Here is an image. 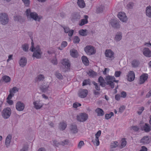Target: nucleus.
I'll list each match as a JSON object with an SVG mask.
<instances>
[{"label": "nucleus", "instance_id": "1", "mask_svg": "<svg viewBox=\"0 0 151 151\" xmlns=\"http://www.w3.org/2000/svg\"><path fill=\"white\" fill-rule=\"evenodd\" d=\"M30 50L32 52H34L33 56L37 58H40L42 54V52L38 46L34 47V44L32 41L31 42V46Z\"/></svg>", "mask_w": 151, "mask_h": 151}, {"label": "nucleus", "instance_id": "2", "mask_svg": "<svg viewBox=\"0 0 151 151\" xmlns=\"http://www.w3.org/2000/svg\"><path fill=\"white\" fill-rule=\"evenodd\" d=\"M25 13L28 18H32L35 21H39L42 18L41 16L38 15L36 13L32 12L30 9H27Z\"/></svg>", "mask_w": 151, "mask_h": 151}, {"label": "nucleus", "instance_id": "3", "mask_svg": "<svg viewBox=\"0 0 151 151\" xmlns=\"http://www.w3.org/2000/svg\"><path fill=\"white\" fill-rule=\"evenodd\" d=\"M105 81L106 84L109 85L112 88H114V82L117 83L119 81L118 80H115V78L114 76H110L109 75L106 77Z\"/></svg>", "mask_w": 151, "mask_h": 151}, {"label": "nucleus", "instance_id": "4", "mask_svg": "<svg viewBox=\"0 0 151 151\" xmlns=\"http://www.w3.org/2000/svg\"><path fill=\"white\" fill-rule=\"evenodd\" d=\"M84 50L86 53L88 55H90L94 54L96 52V48L91 45H88L85 47Z\"/></svg>", "mask_w": 151, "mask_h": 151}, {"label": "nucleus", "instance_id": "5", "mask_svg": "<svg viewBox=\"0 0 151 151\" xmlns=\"http://www.w3.org/2000/svg\"><path fill=\"white\" fill-rule=\"evenodd\" d=\"M88 116L86 113H81L77 115L76 119L79 122H84L88 119Z\"/></svg>", "mask_w": 151, "mask_h": 151}, {"label": "nucleus", "instance_id": "6", "mask_svg": "<svg viewBox=\"0 0 151 151\" xmlns=\"http://www.w3.org/2000/svg\"><path fill=\"white\" fill-rule=\"evenodd\" d=\"M101 133V130H99L96 133L94 136L92 138V141L94 145L98 146L99 145L100 142L99 138L100 136Z\"/></svg>", "mask_w": 151, "mask_h": 151}, {"label": "nucleus", "instance_id": "7", "mask_svg": "<svg viewBox=\"0 0 151 151\" xmlns=\"http://www.w3.org/2000/svg\"><path fill=\"white\" fill-rule=\"evenodd\" d=\"M49 83L48 82H45L41 85L40 88L41 91L46 93H49L51 91V89L49 87Z\"/></svg>", "mask_w": 151, "mask_h": 151}, {"label": "nucleus", "instance_id": "8", "mask_svg": "<svg viewBox=\"0 0 151 151\" xmlns=\"http://www.w3.org/2000/svg\"><path fill=\"white\" fill-rule=\"evenodd\" d=\"M9 22L8 15L5 13H0V22L3 25L7 24Z\"/></svg>", "mask_w": 151, "mask_h": 151}, {"label": "nucleus", "instance_id": "9", "mask_svg": "<svg viewBox=\"0 0 151 151\" xmlns=\"http://www.w3.org/2000/svg\"><path fill=\"white\" fill-rule=\"evenodd\" d=\"M11 111V110L10 108H6L3 110L2 112V116L4 119H8L10 116Z\"/></svg>", "mask_w": 151, "mask_h": 151}, {"label": "nucleus", "instance_id": "10", "mask_svg": "<svg viewBox=\"0 0 151 151\" xmlns=\"http://www.w3.org/2000/svg\"><path fill=\"white\" fill-rule=\"evenodd\" d=\"M117 16L121 22L125 23L127 22L128 18L126 14L124 12H119Z\"/></svg>", "mask_w": 151, "mask_h": 151}, {"label": "nucleus", "instance_id": "11", "mask_svg": "<svg viewBox=\"0 0 151 151\" xmlns=\"http://www.w3.org/2000/svg\"><path fill=\"white\" fill-rule=\"evenodd\" d=\"M33 107L37 110H39L42 108L44 105V103L41 101L38 100H34L33 102Z\"/></svg>", "mask_w": 151, "mask_h": 151}, {"label": "nucleus", "instance_id": "12", "mask_svg": "<svg viewBox=\"0 0 151 151\" xmlns=\"http://www.w3.org/2000/svg\"><path fill=\"white\" fill-rule=\"evenodd\" d=\"M25 107V104L22 101H18L16 104V109L18 111H23Z\"/></svg>", "mask_w": 151, "mask_h": 151}, {"label": "nucleus", "instance_id": "13", "mask_svg": "<svg viewBox=\"0 0 151 151\" xmlns=\"http://www.w3.org/2000/svg\"><path fill=\"white\" fill-rule=\"evenodd\" d=\"M105 56L110 60H113L114 58V53L110 49L106 50L105 52Z\"/></svg>", "mask_w": 151, "mask_h": 151}, {"label": "nucleus", "instance_id": "14", "mask_svg": "<svg viewBox=\"0 0 151 151\" xmlns=\"http://www.w3.org/2000/svg\"><path fill=\"white\" fill-rule=\"evenodd\" d=\"M61 63L65 68L64 71H67L70 69V65L69 61L68 59H65L62 60L61 61Z\"/></svg>", "mask_w": 151, "mask_h": 151}, {"label": "nucleus", "instance_id": "15", "mask_svg": "<svg viewBox=\"0 0 151 151\" xmlns=\"http://www.w3.org/2000/svg\"><path fill=\"white\" fill-rule=\"evenodd\" d=\"M140 125V129L142 130H144L145 132H149L151 130V128L149 125L147 123L143 124L142 125Z\"/></svg>", "mask_w": 151, "mask_h": 151}, {"label": "nucleus", "instance_id": "16", "mask_svg": "<svg viewBox=\"0 0 151 151\" xmlns=\"http://www.w3.org/2000/svg\"><path fill=\"white\" fill-rule=\"evenodd\" d=\"M110 24L115 28H119L120 27L119 22L116 19H112L110 22Z\"/></svg>", "mask_w": 151, "mask_h": 151}, {"label": "nucleus", "instance_id": "17", "mask_svg": "<svg viewBox=\"0 0 151 151\" xmlns=\"http://www.w3.org/2000/svg\"><path fill=\"white\" fill-rule=\"evenodd\" d=\"M128 80L129 81H133L135 78L134 73L133 71H130L127 75Z\"/></svg>", "mask_w": 151, "mask_h": 151}, {"label": "nucleus", "instance_id": "18", "mask_svg": "<svg viewBox=\"0 0 151 151\" xmlns=\"http://www.w3.org/2000/svg\"><path fill=\"white\" fill-rule=\"evenodd\" d=\"M88 94V91L86 89H81L80 90L78 93L79 97L82 98L85 97Z\"/></svg>", "mask_w": 151, "mask_h": 151}, {"label": "nucleus", "instance_id": "19", "mask_svg": "<svg viewBox=\"0 0 151 151\" xmlns=\"http://www.w3.org/2000/svg\"><path fill=\"white\" fill-rule=\"evenodd\" d=\"M122 37V32H117L115 34L114 38V40L116 42L120 41Z\"/></svg>", "mask_w": 151, "mask_h": 151}, {"label": "nucleus", "instance_id": "20", "mask_svg": "<svg viewBox=\"0 0 151 151\" xmlns=\"http://www.w3.org/2000/svg\"><path fill=\"white\" fill-rule=\"evenodd\" d=\"M19 63L20 66L23 67L25 66L27 63V59L24 57H22L19 61Z\"/></svg>", "mask_w": 151, "mask_h": 151}, {"label": "nucleus", "instance_id": "21", "mask_svg": "<svg viewBox=\"0 0 151 151\" xmlns=\"http://www.w3.org/2000/svg\"><path fill=\"white\" fill-rule=\"evenodd\" d=\"M84 19H81L79 22V25L80 26H82L87 24L88 22V16L87 15H84Z\"/></svg>", "mask_w": 151, "mask_h": 151}, {"label": "nucleus", "instance_id": "22", "mask_svg": "<svg viewBox=\"0 0 151 151\" xmlns=\"http://www.w3.org/2000/svg\"><path fill=\"white\" fill-rule=\"evenodd\" d=\"M144 55L147 57H151V51L148 48H145L142 50Z\"/></svg>", "mask_w": 151, "mask_h": 151}, {"label": "nucleus", "instance_id": "23", "mask_svg": "<svg viewBox=\"0 0 151 151\" xmlns=\"http://www.w3.org/2000/svg\"><path fill=\"white\" fill-rule=\"evenodd\" d=\"M148 77L147 74H143L140 77L139 83L140 84L143 83L147 80Z\"/></svg>", "mask_w": 151, "mask_h": 151}, {"label": "nucleus", "instance_id": "24", "mask_svg": "<svg viewBox=\"0 0 151 151\" xmlns=\"http://www.w3.org/2000/svg\"><path fill=\"white\" fill-rule=\"evenodd\" d=\"M151 140V138L147 136L143 137L141 140V142L144 144L149 143Z\"/></svg>", "mask_w": 151, "mask_h": 151}, {"label": "nucleus", "instance_id": "25", "mask_svg": "<svg viewBox=\"0 0 151 151\" xmlns=\"http://www.w3.org/2000/svg\"><path fill=\"white\" fill-rule=\"evenodd\" d=\"M70 55L73 58H77L78 55L77 51L74 49H72L70 50Z\"/></svg>", "mask_w": 151, "mask_h": 151}, {"label": "nucleus", "instance_id": "26", "mask_svg": "<svg viewBox=\"0 0 151 151\" xmlns=\"http://www.w3.org/2000/svg\"><path fill=\"white\" fill-rule=\"evenodd\" d=\"M12 138V136L10 134H9L6 137L5 140V145L6 147H8L9 146Z\"/></svg>", "mask_w": 151, "mask_h": 151}, {"label": "nucleus", "instance_id": "27", "mask_svg": "<svg viewBox=\"0 0 151 151\" xmlns=\"http://www.w3.org/2000/svg\"><path fill=\"white\" fill-rule=\"evenodd\" d=\"M95 112L97 114L98 116H103L104 114L103 110L100 108H98L95 110Z\"/></svg>", "mask_w": 151, "mask_h": 151}, {"label": "nucleus", "instance_id": "28", "mask_svg": "<svg viewBox=\"0 0 151 151\" xmlns=\"http://www.w3.org/2000/svg\"><path fill=\"white\" fill-rule=\"evenodd\" d=\"M78 33L81 36H86L88 35V32L86 29H81L79 30Z\"/></svg>", "mask_w": 151, "mask_h": 151}, {"label": "nucleus", "instance_id": "29", "mask_svg": "<svg viewBox=\"0 0 151 151\" xmlns=\"http://www.w3.org/2000/svg\"><path fill=\"white\" fill-rule=\"evenodd\" d=\"M146 14L149 17H151V6H149L146 8Z\"/></svg>", "mask_w": 151, "mask_h": 151}, {"label": "nucleus", "instance_id": "30", "mask_svg": "<svg viewBox=\"0 0 151 151\" xmlns=\"http://www.w3.org/2000/svg\"><path fill=\"white\" fill-rule=\"evenodd\" d=\"M19 90V88H18L15 86L10 89L9 91V93L14 95L15 93L18 92Z\"/></svg>", "mask_w": 151, "mask_h": 151}, {"label": "nucleus", "instance_id": "31", "mask_svg": "<svg viewBox=\"0 0 151 151\" xmlns=\"http://www.w3.org/2000/svg\"><path fill=\"white\" fill-rule=\"evenodd\" d=\"M77 4L81 8H83L85 7V4L83 0H78Z\"/></svg>", "mask_w": 151, "mask_h": 151}, {"label": "nucleus", "instance_id": "32", "mask_svg": "<svg viewBox=\"0 0 151 151\" xmlns=\"http://www.w3.org/2000/svg\"><path fill=\"white\" fill-rule=\"evenodd\" d=\"M82 60L83 63L85 65H88L89 62L86 57L85 56H82Z\"/></svg>", "mask_w": 151, "mask_h": 151}, {"label": "nucleus", "instance_id": "33", "mask_svg": "<svg viewBox=\"0 0 151 151\" xmlns=\"http://www.w3.org/2000/svg\"><path fill=\"white\" fill-rule=\"evenodd\" d=\"M2 79L4 82L6 83L9 82L11 81V78L7 76H4L2 78Z\"/></svg>", "mask_w": 151, "mask_h": 151}, {"label": "nucleus", "instance_id": "34", "mask_svg": "<svg viewBox=\"0 0 151 151\" xmlns=\"http://www.w3.org/2000/svg\"><path fill=\"white\" fill-rule=\"evenodd\" d=\"M99 81L100 83V85L102 86H105L106 82H105L104 80L102 77H100L99 78Z\"/></svg>", "mask_w": 151, "mask_h": 151}, {"label": "nucleus", "instance_id": "35", "mask_svg": "<svg viewBox=\"0 0 151 151\" xmlns=\"http://www.w3.org/2000/svg\"><path fill=\"white\" fill-rule=\"evenodd\" d=\"M68 45V43L65 41H63L62 42L61 47H58V49L60 50H62L64 48L66 47Z\"/></svg>", "mask_w": 151, "mask_h": 151}, {"label": "nucleus", "instance_id": "36", "mask_svg": "<svg viewBox=\"0 0 151 151\" xmlns=\"http://www.w3.org/2000/svg\"><path fill=\"white\" fill-rule=\"evenodd\" d=\"M70 129L71 132L73 133H76L78 132V129L76 126L75 125H72L71 126Z\"/></svg>", "mask_w": 151, "mask_h": 151}, {"label": "nucleus", "instance_id": "37", "mask_svg": "<svg viewBox=\"0 0 151 151\" xmlns=\"http://www.w3.org/2000/svg\"><path fill=\"white\" fill-rule=\"evenodd\" d=\"M44 78V77L42 75H39L37 76L35 78L36 81L39 82L43 80Z\"/></svg>", "mask_w": 151, "mask_h": 151}, {"label": "nucleus", "instance_id": "38", "mask_svg": "<svg viewBox=\"0 0 151 151\" xmlns=\"http://www.w3.org/2000/svg\"><path fill=\"white\" fill-rule=\"evenodd\" d=\"M66 124L65 122L60 123L59 125V127L60 129L63 130L65 129L66 127Z\"/></svg>", "mask_w": 151, "mask_h": 151}, {"label": "nucleus", "instance_id": "39", "mask_svg": "<svg viewBox=\"0 0 151 151\" xmlns=\"http://www.w3.org/2000/svg\"><path fill=\"white\" fill-rule=\"evenodd\" d=\"M88 75L91 77H94L97 75V73L94 71L90 70L88 73Z\"/></svg>", "mask_w": 151, "mask_h": 151}, {"label": "nucleus", "instance_id": "40", "mask_svg": "<svg viewBox=\"0 0 151 151\" xmlns=\"http://www.w3.org/2000/svg\"><path fill=\"white\" fill-rule=\"evenodd\" d=\"M114 114L113 112H111L109 114H106L105 115V118L106 119H108L110 118L112 116H113Z\"/></svg>", "mask_w": 151, "mask_h": 151}, {"label": "nucleus", "instance_id": "41", "mask_svg": "<svg viewBox=\"0 0 151 151\" xmlns=\"http://www.w3.org/2000/svg\"><path fill=\"white\" fill-rule=\"evenodd\" d=\"M105 9V7L104 6H101L97 8L96 12L97 13L102 12Z\"/></svg>", "mask_w": 151, "mask_h": 151}, {"label": "nucleus", "instance_id": "42", "mask_svg": "<svg viewBox=\"0 0 151 151\" xmlns=\"http://www.w3.org/2000/svg\"><path fill=\"white\" fill-rule=\"evenodd\" d=\"M80 41L79 38L77 36H74L73 39V41L75 43H78Z\"/></svg>", "mask_w": 151, "mask_h": 151}, {"label": "nucleus", "instance_id": "43", "mask_svg": "<svg viewBox=\"0 0 151 151\" xmlns=\"http://www.w3.org/2000/svg\"><path fill=\"white\" fill-rule=\"evenodd\" d=\"M132 64L133 67H136L138 66L139 64V63L137 60H134L132 61Z\"/></svg>", "mask_w": 151, "mask_h": 151}, {"label": "nucleus", "instance_id": "44", "mask_svg": "<svg viewBox=\"0 0 151 151\" xmlns=\"http://www.w3.org/2000/svg\"><path fill=\"white\" fill-rule=\"evenodd\" d=\"M119 143L117 141H114L111 142V146L112 148L116 147L118 146Z\"/></svg>", "mask_w": 151, "mask_h": 151}, {"label": "nucleus", "instance_id": "45", "mask_svg": "<svg viewBox=\"0 0 151 151\" xmlns=\"http://www.w3.org/2000/svg\"><path fill=\"white\" fill-rule=\"evenodd\" d=\"M127 142L125 139H122V140L121 147L122 148L124 147L126 145Z\"/></svg>", "mask_w": 151, "mask_h": 151}, {"label": "nucleus", "instance_id": "46", "mask_svg": "<svg viewBox=\"0 0 151 151\" xmlns=\"http://www.w3.org/2000/svg\"><path fill=\"white\" fill-rule=\"evenodd\" d=\"M22 48L23 50L25 51H27L29 49L28 45L27 44H24L22 45Z\"/></svg>", "mask_w": 151, "mask_h": 151}, {"label": "nucleus", "instance_id": "47", "mask_svg": "<svg viewBox=\"0 0 151 151\" xmlns=\"http://www.w3.org/2000/svg\"><path fill=\"white\" fill-rule=\"evenodd\" d=\"M125 109V107L124 106H122L120 107L119 109V112L122 113Z\"/></svg>", "mask_w": 151, "mask_h": 151}, {"label": "nucleus", "instance_id": "48", "mask_svg": "<svg viewBox=\"0 0 151 151\" xmlns=\"http://www.w3.org/2000/svg\"><path fill=\"white\" fill-rule=\"evenodd\" d=\"M26 6H28L30 3L29 0H22Z\"/></svg>", "mask_w": 151, "mask_h": 151}, {"label": "nucleus", "instance_id": "49", "mask_svg": "<svg viewBox=\"0 0 151 151\" xmlns=\"http://www.w3.org/2000/svg\"><path fill=\"white\" fill-rule=\"evenodd\" d=\"M56 52L55 50L54 49H50L48 51V53L50 55L53 54L55 56V53Z\"/></svg>", "mask_w": 151, "mask_h": 151}, {"label": "nucleus", "instance_id": "50", "mask_svg": "<svg viewBox=\"0 0 151 151\" xmlns=\"http://www.w3.org/2000/svg\"><path fill=\"white\" fill-rule=\"evenodd\" d=\"M144 110V108L143 107H140L139 108V110L137 111L138 114H141Z\"/></svg>", "mask_w": 151, "mask_h": 151}, {"label": "nucleus", "instance_id": "51", "mask_svg": "<svg viewBox=\"0 0 151 151\" xmlns=\"http://www.w3.org/2000/svg\"><path fill=\"white\" fill-rule=\"evenodd\" d=\"M84 145V143L83 142V141H81L78 143V148L79 149H81Z\"/></svg>", "mask_w": 151, "mask_h": 151}, {"label": "nucleus", "instance_id": "52", "mask_svg": "<svg viewBox=\"0 0 151 151\" xmlns=\"http://www.w3.org/2000/svg\"><path fill=\"white\" fill-rule=\"evenodd\" d=\"M121 73V72L120 71H116L115 73L114 76L116 77H118L120 76Z\"/></svg>", "mask_w": 151, "mask_h": 151}, {"label": "nucleus", "instance_id": "53", "mask_svg": "<svg viewBox=\"0 0 151 151\" xmlns=\"http://www.w3.org/2000/svg\"><path fill=\"white\" fill-rule=\"evenodd\" d=\"M74 31L73 29H70L69 32L68 33V35L70 37H71L74 33Z\"/></svg>", "mask_w": 151, "mask_h": 151}, {"label": "nucleus", "instance_id": "54", "mask_svg": "<svg viewBox=\"0 0 151 151\" xmlns=\"http://www.w3.org/2000/svg\"><path fill=\"white\" fill-rule=\"evenodd\" d=\"M21 17L19 15H17L14 17V20L15 21H19Z\"/></svg>", "mask_w": 151, "mask_h": 151}, {"label": "nucleus", "instance_id": "55", "mask_svg": "<svg viewBox=\"0 0 151 151\" xmlns=\"http://www.w3.org/2000/svg\"><path fill=\"white\" fill-rule=\"evenodd\" d=\"M63 29L64 30V32L65 33H68L69 30H70V28L68 27H63Z\"/></svg>", "mask_w": 151, "mask_h": 151}, {"label": "nucleus", "instance_id": "56", "mask_svg": "<svg viewBox=\"0 0 151 151\" xmlns=\"http://www.w3.org/2000/svg\"><path fill=\"white\" fill-rule=\"evenodd\" d=\"M13 55H9L8 56V59L7 60V62H9L10 60H13Z\"/></svg>", "mask_w": 151, "mask_h": 151}, {"label": "nucleus", "instance_id": "57", "mask_svg": "<svg viewBox=\"0 0 151 151\" xmlns=\"http://www.w3.org/2000/svg\"><path fill=\"white\" fill-rule=\"evenodd\" d=\"M81 106V104L78 103H76L73 104V106L74 108H77V107L80 106Z\"/></svg>", "mask_w": 151, "mask_h": 151}, {"label": "nucleus", "instance_id": "58", "mask_svg": "<svg viewBox=\"0 0 151 151\" xmlns=\"http://www.w3.org/2000/svg\"><path fill=\"white\" fill-rule=\"evenodd\" d=\"M90 83V81L89 80H86L84 81L83 82V86H85L89 84Z\"/></svg>", "mask_w": 151, "mask_h": 151}, {"label": "nucleus", "instance_id": "59", "mask_svg": "<svg viewBox=\"0 0 151 151\" xmlns=\"http://www.w3.org/2000/svg\"><path fill=\"white\" fill-rule=\"evenodd\" d=\"M55 75L56 77L58 78L59 79H61L62 78V76L61 74L60 73H56Z\"/></svg>", "mask_w": 151, "mask_h": 151}, {"label": "nucleus", "instance_id": "60", "mask_svg": "<svg viewBox=\"0 0 151 151\" xmlns=\"http://www.w3.org/2000/svg\"><path fill=\"white\" fill-rule=\"evenodd\" d=\"M127 96V93L126 92L122 91L121 93V97L123 98H125Z\"/></svg>", "mask_w": 151, "mask_h": 151}, {"label": "nucleus", "instance_id": "61", "mask_svg": "<svg viewBox=\"0 0 151 151\" xmlns=\"http://www.w3.org/2000/svg\"><path fill=\"white\" fill-rule=\"evenodd\" d=\"M133 6V3L132 2H129L127 5V7L128 8H131Z\"/></svg>", "mask_w": 151, "mask_h": 151}, {"label": "nucleus", "instance_id": "62", "mask_svg": "<svg viewBox=\"0 0 151 151\" xmlns=\"http://www.w3.org/2000/svg\"><path fill=\"white\" fill-rule=\"evenodd\" d=\"M131 129L132 130L137 131L139 129V128L137 126H134L131 127Z\"/></svg>", "mask_w": 151, "mask_h": 151}, {"label": "nucleus", "instance_id": "63", "mask_svg": "<svg viewBox=\"0 0 151 151\" xmlns=\"http://www.w3.org/2000/svg\"><path fill=\"white\" fill-rule=\"evenodd\" d=\"M52 63L54 64H57V61L56 58H54L52 61Z\"/></svg>", "mask_w": 151, "mask_h": 151}, {"label": "nucleus", "instance_id": "64", "mask_svg": "<svg viewBox=\"0 0 151 151\" xmlns=\"http://www.w3.org/2000/svg\"><path fill=\"white\" fill-rule=\"evenodd\" d=\"M93 83L95 86V88L97 90H100V87L97 85V84L95 82H93Z\"/></svg>", "mask_w": 151, "mask_h": 151}]
</instances>
